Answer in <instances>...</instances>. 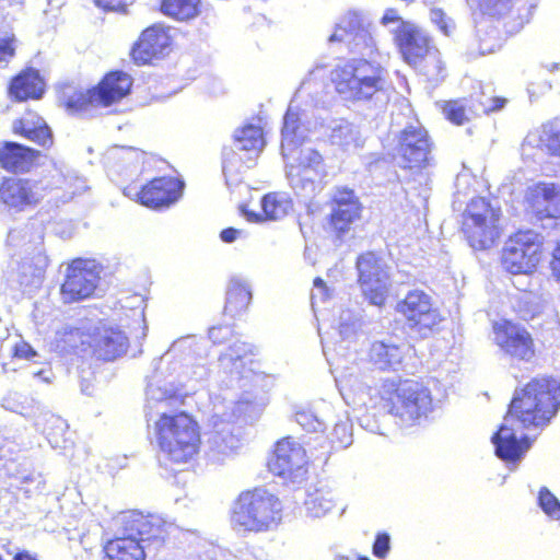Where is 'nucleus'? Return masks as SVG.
Returning a JSON list of instances; mask_svg holds the SVG:
<instances>
[{"mask_svg":"<svg viewBox=\"0 0 560 560\" xmlns=\"http://www.w3.org/2000/svg\"><path fill=\"white\" fill-rule=\"evenodd\" d=\"M323 164L322 155L314 151L307 150L305 152H301L296 164L292 165V167L296 168L298 175L306 174L308 171L318 172Z\"/></svg>","mask_w":560,"mask_h":560,"instance_id":"nucleus-39","label":"nucleus"},{"mask_svg":"<svg viewBox=\"0 0 560 560\" xmlns=\"http://www.w3.org/2000/svg\"><path fill=\"white\" fill-rule=\"evenodd\" d=\"M13 132L44 148H50L54 138L49 126L35 113H27L13 124Z\"/></svg>","mask_w":560,"mask_h":560,"instance_id":"nucleus-25","label":"nucleus"},{"mask_svg":"<svg viewBox=\"0 0 560 560\" xmlns=\"http://www.w3.org/2000/svg\"><path fill=\"white\" fill-rule=\"evenodd\" d=\"M304 505L308 514L320 517L335 509L336 498L331 490L319 488L307 494Z\"/></svg>","mask_w":560,"mask_h":560,"instance_id":"nucleus-33","label":"nucleus"},{"mask_svg":"<svg viewBox=\"0 0 560 560\" xmlns=\"http://www.w3.org/2000/svg\"><path fill=\"white\" fill-rule=\"evenodd\" d=\"M307 463L304 447L291 436H285L275 443L267 467L272 475L291 479L305 471Z\"/></svg>","mask_w":560,"mask_h":560,"instance_id":"nucleus-19","label":"nucleus"},{"mask_svg":"<svg viewBox=\"0 0 560 560\" xmlns=\"http://www.w3.org/2000/svg\"><path fill=\"white\" fill-rule=\"evenodd\" d=\"M18 38L14 34L0 37V66H7L16 55Z\"/></svg>","mask_w":560,"mask_h":560,"instance_id":"nucleus-41","label":"nucleus"},{"mask_svg":"<svg viewBox=\"0 0 560 560\" xmlns=\"http://www.w3.org/2000/svg\"><path fill=\"white\" fill-rule=\"evenodd\" d=\"M549 268L552 277L560 282V238L552 249Z\"/></svg>","mask_w":560,"mask_h":560,"instance_id":"nucleus-47","label":"nucleus"},{"mask_svg":"<svg viewBox=\"0 0 560 560\" xmlns=\"http://www.w3.org/2000/svg\"><path fill=\"white\" fill-rule=\"evenodd\" d=\"M282 518L281 500L262 487L241 491L229 510L231 528L242 534L272 532L280 526Z\"/></svg>","mask_w":560,"mask_h":560,"instance_id":"nucleus-3","label":"nucleus"},{"mask_svg":"<svg viewBox=\"0 0 560 560\" xmlns=\"http://www.w3.org/2000/svg\"><path fill=\"white\" fill-rule=\"evenodd\" d=\"M542 253L538 235L529 230H520L509 236L502 249L501 264L510 273H529L541 261Z\"/></svg>","mask_w":560,"mask_h":560,"instance_id":"nucleus-9","label":"nucleus"},{"mask_svg":"<svg viewBox=\"0 0 560 560\" xmlns=\"http://www.w3.org/2000/svg\"><path fill=\"white\" fill-rule=\"evenodd\" d=\"M252 301V292L241 280H232L228 292L224 313L236 316L245 312Z\"/></svg>","mask_w":560,"mask_h":560,"instance_id":"nucleus-31","label":"nucleus"},{"mask_svg":"<svg viewBox=\"0 0 560 560\" xmlns=\"http://www.w3.org/2000/svg\"><path fill=\"white\" fill-rule=\"evenodd\" d=\"M358 284L365 300L382 307L390 294L388 267L374 252H365L357 258Z\"/></svg>","mask_w":560,"mask_h":560,"instance_id":"nucleus-10","label":"nucleus"},{"mask_svg":"<svg viewBox=\"0 0 560 560\" xmlns=\"http://www.w3.org/2000/svg\"><path fill=\"white\" fill-rule=\"evenodd\" d=\"M514 0H476V7L483 19L499 21L513 10Z\"/></svg>","mask_w":560,"mask_h":560,"instance_id":"nucleus-35","label":"nucleus"},{"mask_svg":"<svg viewBox=\"0 0 560 560\" xmlns=\"http://www.w3.org/2000/svg\"><path fill=\"white\" fill-rule=\"evenodd\" d=\"M358 560H369L366 557H359Z\"/></svg>","mask_w":560,"mask_h":560,"instance_id":"nucleus-56","label":"nucleus"},{"mask_svg":"<svg viewBox=\"0 0 560 560\" xmlns=\"http://www.w3.org/2000/svg\"><path fill=\"white\" fill-rule=\"evenodd\" d=\"M302 127L303 124L300 113L296 109L288 108L284 114L283 126L281 130L283 149L288 148L291 150L304 141Z\"/></svg>","mask_w":560,"mask_h":560,"instance_id":"nucleus-32","label":"nucleus"},{"mask_svg":"<svg viewBox=\"0 0 560 560\" xmlns=\"http://www.w3.org/2000/svg\"><path fill=\"white\" fill-rule=\"evenodd\" d=\"M430 18L444 35L450 36L454 32V21L448 18L442 9H432L430 12Z\"/></svg>","mask_w":560,"mask_h":560,"instance_id":"nucleus-42","label":"nucleus"},{"mask_svg":"<svg viewBox=\"0 0 560 560\" xmlns=\"http://www.w3.org/2000/svg\"><path fill=\"white\" fill-rule=\"evenodd\" d=\"M433 141L420 124L407 125L397 136V154L400 167L418 174L430 163Z\"/></svg>","mask_w":560,"mask_h":560,"instance_id":"nucleus-11","label":"nucleus"},{"mask_svg":"<svg viewBox=\"0 0 560 560\" xmlns=\"http://www.w3.org/2000/svg\"><path fill=\"white\" fill-rule=\"evenodd\" d=\"M313 284L314 287L320 289L326 296L328 295V288L326 282L320 277H316L313 281Z\"/></svg>","mask_w":560,"mask_h":560,"instance_id":"nucleus-52","label":"nucleus"},{"mask_svg":"<svg viewBox=\"0 0 560 560\" xmlns=\"http://www.w3.org/2000/svg\"><path fill=\"white\" fill-rule=\"evenodd\" d=\"M472 106L471 95L443 101L439 108L446 120L455 126L467 124L471 117H477Z\"/></svg>","mask_w":560,"mask_h":560,"instance_id":"nucleus-30","label":"nucleus"},{"mask_svg":"<svg viewBox=\"0 0 560 560\" xmlns=\"http://www.w3.org/2000/svg\"><path fill=\"white\" fill-rule=\"evenodd\" d=\"M105 560H145L144 548L133 537H114L103 546Z\"/></svg>","mask_w":560,"mask_h":560,"instance_id":"nucleus-26","label":"nucleus"},{"mask_svg":"<svg viewBox=\"0 0 560 560\" xmlns=\"http://www.w3.org/2000/svg\"><path fill=\"white\" fill-rule=\"evenodd\" d=\"M44 191L38 180L4 176L0 180V208L15 213L35 209L43 201Z\"/></svg>","mask_w":560,"mask_h":560,"instance_id":"nucleus-13","label":"nucleus"},{"mask_svg":"<svg viewBox=\"0 0 560 560\" xmlns=\"http://www.w3.org/2000/svg\"><path fill=\"white\" fill-rule=\"evenodd\" d=\"M525 202L539 220L560 218V187L538 182L526 189Z\"/></svg>","mask_w":560,"mask_h":560,"instance_id":"nucleus-21","label":"nucleus"},{"mask_svg":"<svg viewBox=\"0 0 560 560\" xmlns=\"http://www.w3.org/2000/svg\"><path fill=\"white\" fill-rule=\"evenodd\" d=\"M396 44L404 60L429 80L438 81L445 78L446 67L442 55L421 30H401L396 36Z\"/></svg>","mask_w":560,"mask_h":560,"instance_id":"nucleus-8","label":"nucleus"},{"mask_svg":"<svg viewBox=\"0 0 560 560\" xmlns=\"http://www.w3.org/2000/svg\"><path fill=\"white\" fill-rule=\"evenodd\" d=\"M38 158L39 151L16 142L5 141L0 147V167L7 172H28Z\"/></svg>","mask_w":560,"mask_h":560,"instance_id":"nucleus-23","label":"nucleus"},{"mask_svg":"<svg viewBox=\"0 0 560 560\" xmlns=\"http://www.w3.org/2000/svg\"><path fill=\"white\" fill-rule=\"evenodd\" d=\"M337 560H350L348 557H339Z\"/></svg>","mask_w":560,"mask_h":560,"instance_id":"nucleus-55","label":"nucleus"},{"mask_svg":"<svg viewBox=\"0 0 560 560\" xmlns=\"http://www.w3.org/2000/svg\"><path fill=\"white\" fill-rule=\"evenodd\" d=\"M130 74L121 70H112L88 89H77L65 84L59 90L60 105L70 114H81L97 108H107L120 103L132 88Z\"/></svg>","mask_w":560,"mask_h":560,"instance_id":"nucleus-6","label":"nucleus"},{"mask_svg":"<svg viewBox=\"0 0 560 560\" xmlns=\"http://www.w3.org/2000/svg\"><path fill=\"white\" fill-rule=\"evenodd\" d=\"M348 32L347 27L342 25H337L335 27L334 33L330 35L329 40L330 42H340L342 40L343 35Z\"/></svg>","mask_w":560,"mask_h":560,"instance_id":"nucleus-51","label":"nucleus"},{"mask_svg":"<svg viewBox=\"0 0 560 560\" xmlns=\"http://www.w3.org/2000/svg\"><path fill=\"white\" fill-rule=\"evenodd\" d=\"M240 234V231L234 228H226L221 231L220 237L225 243H232L234 242Z\"/></svg>","mask_w":560,"mask_h":560,"instance_id":"nucleus-49","label":"nucleus"},{"mask_svg":"<svg viewBox=\"0 0 560 560\" xmlns=\"http://www.w3.org/2000/svg\"><path fill=\"white\" fill-rule=\"evenodd\" d=\"M12 560H40V559H38L36 553H33L26 549H21L14 553Z\"/></svg>","mask_w":560,"mask_h":560,"instance_id":"nucleus-50","label":"nucleus"},{"mask_svg":"<svg viewBox=\"0 0 560 560\" xmlns=\"http://www.w3.org/2000/svg\"><path fill=\"white\" fill-rule=\"evenodd\" d=\"M335 90L346 100H370L383 90L382 70L365 59H351L337 65L331 71Z\"/></svg>","mask_w":560,"mask_h":560,"instance_id":"nucleus-7","label":"nucleus"},{"mask_svg":"<svg viewBox=\"0 0 560 560\" xmlns=\"http://www.w3.org/2000/svg\"><path fill=\"white\" fill-rule=\"evenodd\" d=\"M296 422L307 431L320 430L323 423L310 411L300 410L295 413Z\"/></svg>","mask_w":560,"mask_h":560,"instance_id":"nucleus-43","label":"nucleus"},{"mask_svg":"<svg viewBox=\"0 0 560 560\" xmlns=\"http://www.w3.org/2000/svg\"><path fill=\"white\" fill-rule=\"evenodd\" d=\"M540 141L548 154L560 158V118L544 126Z\"/></svg>","mask_w":560,"mask_h":560,"instance_id":"nucleus-37","label":"nucleus"},{"mask_svg":"<svg viewBox=\"0 0 560 560\" xmlns=\"http://www.w3.org/2000/svg\"><path fill=\"white\" fill-rule=\"evenodd\" d=\"M390 549V537L387 533H378L374 539L372 551L380 559L387 556Z\"/></svg>","mask_w":560,"mask_h":560,"instance_id":"nucleus-44","label":"nucleus"},{"mask_svg":"<svg viewBox=\"0 0 560 560\" xmlns=\"http://www.w3.org/2000/svg\"><path fill=\"white\" fill-rule=\"evenodd\" d=\"M478 39L480 42L479 50L481 54H489V52H493L495 50L497 45L494 43H492L490 45L482 46L481 36L479 34H478Z\"/></svg>","mask_w":560,"mask_h":560,"instance_id":"nucleus-53","label":"nucleus"},{"mask_svg":"<svg viewBox=\"0 0 560 560\" xmlns=\"http://www.w3.org/2000/svg\"><path fill=\"white\" fill-rule=\"evenodd\" d=\"M380 406L402 422L415 423L432 410V394L420 377H390L378 389Z\"/></svg>","mask_w":560,"mask_h":560,"instance_id":"nucleus-4","label":"nucleus"},{"mask_svg":"<svg viewBox=\"0 0 560 560\" xmlns=\"http://www.w3.org/2000/svg\"><path fill=\"white\" fill-rule=\"evenodd\" d=\"M127 186L124 192L131 200L152 210H161L174 205L183 194V183L173 176H156L145 182L139 189Z\"/></svg>","mask_w":560,"mask_h":560,"instance_id":"nucleus-15","label":"nucleus"},{"mask_svg":"<svg viewBox=\"0 0 560 560\" xmlns=\"http://www.w3.org/2000/svg\"><path fill=\"white\" fill-rule=\"evenodd\" d=\"M0 560H3L1 555H0Z\"/></svg>","mask_w":560,"mask_h":560,"instance_id":"nucleus-57","label":"nucleus"},{"mask_svg":"<svg viewBox=\"0 0 560 560\" xmlns=\"http://www.w3.org/2000/svg\"><path fill=\"white\" fill-rule=\"evenodd\" d=\"M329 202L328 230L336 238L342 240L352 224L361 220L363 206L354 190L347 186L336 187Z\"/></svg>","mask_w":560,"mask_h":560,"instance_id":"nucleus-17","label":"nucleus"},{"mask_svg":"<svg viewBox=\"0 0 560 560\" xmlns=\"http://www.w3.org/2000/svg\"><path fill=\"white\" fill-rule=\"evenodd\" d=\"M395 311L410 329L420 332L432 330L443 320L433 298L420 289L408 291L404 299L397 302Z\"/></svg>","mask_w":560,"mask_h":560,"instance_id":"nucleus-12","label":"nucleus"},{"mask_svg":"<svg viewBox=\"0 0 560 560\" xmlns=\"http://www.w3.org/2000/svg\"><path fill=\"white\" fill-rule=\"evenodd\" d=\"M159 10L174 21L188 22L200 15L202 3L201 0H161Z\"/></svg>","mask_w":560,"mask_h":560,"instance_id":"nucleus-29","label":"nucleus"},{"mask_svg":"<svg viewBox=\"0 0 560 560\" xmlns=\"http://www.w3.org/2000/svg\"><path fill=\"white\" fill-rule=\"evenodd\" d=\"M560 410V380L537 375L515 388L508 406L504 423L492 435L495 454L505 462L518 460L530 447L527 436L517 438L514 425L524 430H544Z\"/></svg>","mask_w":560,"mask_h":560,"instance_id":"nucleus-1","label":"nucleus"},{"mask_svg":"<svg viewBox=\"0 0 560 560\" xmlns=\"http://www.w3.org/2000/svg\"><path fill=\"white\" fill-rule=\"evenodd\" d=\"M405 357L402 346L374 341L368 352L369 362L378 370L393 369L401 364Z\"/></svg>","mask_w":560,"mask_h":560,"instance_id":"nucleus-28","label":"nucleus"},{"mask_svg":"<svg viewBox=\"0 0 560 560\" xmlns=\"http://www.w3.org/2000/svg\"><path fill=\"white\" fill-rule=\"evenodd\" d=\"M253 354L254 348L250 345L241 341L238 338H233L226 349L220 353L219 360L235 363Z\"/></svg>","mask_w":560,"mask_h":560,"instance_id":"nucleus-38","label":"nucleus"},{"mask_svg":"<svg viewBox=\"0 0 560 560\" xmlns=\"http://www.w3.org/2000/svg\"><path fill=\"white\" fill-rule=\"evenodd\" d=\"M459 232L474 250H489L504 234L503 210L499 202L487 196L470 198L460 213Z\"/></svg>","mask_w":560,"mask_h":560,"instance_id":"nucleus-5","label":"nucleus"},{"mask_svg":"<svg viewBox=\"0 0 560 560\" xmlns=\"http://www.w3.org/2000/svg\"><path fill=\"white\" fill-rule=\"evenodd\" d=\"M537 315L536 312H533L530 315L526 316V315H523L521 316L522 319L524 320H529V319H533L535 316Z\"/></svg>","mask_w":560,"mask_h":560,"instance_id":"nucleus-54","label":"nucleus"},{"mask_svg":"<svg viewBox=\"0 0 560 560\" xmlns=\"http://www.w3.org/2000/svg\"><path fill=\"white\" fill-rule=\"evenodd\" d=\"M538 504L549 517L560 520V501L548 488H540L538 492Z\"/></svg>","mask_w":560,"mask_h":560,"instance_id":"nucleus-40","label":"nucleus"},{"mask_svg":"<svg viewBox=\"0 0 560 560\" xmlns=\"http://www.w3.org/2000/svg\"><path fill=\"white\" fill-rule=\"evenodd\" d=\"M95 4L104 11L125 13L128 8V0H94Z\"/></svg>","mask_w":560,"mask_h":560,"instance_id":"nucleus-46","label":"nucleus"},{"mask_svg":"<svg viewBox=\"0 0 560 560\" xmlns=\"http://www.w3.org/2000/svg\"><path fill=\"white\" fill-rule=\"evenodd\" d=\"M34 348L25 340H20L12 348V358L30 360L36 355Z\"/></svg>","mask_w":560,"mask_h":560,"instance_id":"nucleus-45","label":"nucleus"},{"mask_svg":"<svg viewBox=\"0 0 560 560\" xmlns=\"http://www.w3.org/2000/svg\"><path fill=\"white\" fill-rule=\"evenodd\" d=\"M92 261L75 258L68 265L60 285V295L65 304L78 303L93 296L98 285L100 275Z\"/></svg>","mask_w":560,"mask_h":560,"instance_id":"nucleus-16","label":"nucleus"},{"mask_svg":"<svg viewBox=\"0 0 560 560\" xmlns=\"http://www.w3.org/2000/svg\"><path fill=\"white\" fill-rule=\"evenodd\" d=\"M170 46L168 30L161 24H154L141 32L130 50V57L138 66L151 65L161 59Z\"/></svg>","mask_w":560,"mask_h":560,"instance_id":"nucleus-20","label":"nucleus"},{"mask_svg":"<svg viewBox=\"0 0 560 560\" xmlns=\"http://www.w3.org/2000/svg\"><path fill=\"white\" fill-rule=\"evenodd\" d=\"M46 92V82L39 70L25 67L14 74L7 86L8 97L15 103L40 100Z\"/></svg>","mask_w":560,"mask_h":560,"instance_id":"nucleus-22","label":"nucleus"},{"mask_svg":"<svg viewBox=\"0 0 560 560\" xmlns=\"http://www.w3.org/2000/svg\"><path fill=\"white\" fill-rule=\"evenodd\" d=\"M234 139L235 145L224 148L222 152L223 171L226 175L254 164L265 145L262 128L255 125L240 128Z\"/></svg>","mask_w":560,"mask_h":560,"instance_id":"nucleus-14","label":"nucleus"},{"mask_svg":"<svg viewBox=\"0 0 560 560\" xmlns=\"http://www.w3.org/2000/svg\"><path fill=\"white\" fill-rule=\"evenodd\" d=\"M290 209V200L278 192H269L261 198V217L265 220H279L287 215Z\"/></svg>","mask_w":560,"mask_h":560,"instance_id":"nucleus-34","label":"nucleus"},{"mask_svg":"<svg viewBox=\"0 0 560 560\" xmlns=\"http://www.w3.org/2000/svg\"><path fill=\"white\" fill-rule=\"evenodd\" d=\"M229 334H231V331L225 327H212L209 331V338L212 343L220 345L223 342L224 336Z\"/></svg>","mask_w":560,"mask_h":560,"instance_id":"nucleus-48","label":"nucleus"},{"mask_svg":"<svg viewBox=\"0 0 560 560\" xmlns=\"http://www.w3.org/2000/svg\"><path fill=\"white\" fill-rule=\"evenodd\" d=\"M472 106L476 116L490 115L501 110L506 104L508 98L500 95H489L485 91L471 94Z\"/></svg>","mask_w":560,"mask_h":560,"instance_id":"nucleus-36","label":"nucleus"},{"mask_svg":"<svg viewBox=\"0 0 560 560\" xmlns=\"http://www.w3.org/2000/svg\"><path fill=\"white\" fill-rule=\"evenodd\" d=\"M492 332L494 343L505 355L524 362L535 357V341L525 327L504 318L492 323Z\"/></svg>","mask_w":560,"mask_h":560,"instance_id":"nucleus-18","label":"nucleus"},{"mask_svg":"<svg viewBox=\"0 0 560 560\" xmlns=\"http://www.w3.org/2000/svg\"><path fill=\"white\" fill-rule=\"evenodd\" d=\"M159 452L172 466L194 467L202 448L201 425L187 411L163 412L154 422Z\"/></svg>","mask_w":560,"mask_h":560,"instance_id":"nucleus-2","label":"nucleus"},{"mask_svg":"<svg viewBox=\"0 0 560 560\" xmlns=\"http://www.w3.org/2000/svg\"><path fill=\"white\" fill-rule=\"evenodd\" d=\"M127 337L119 330L104 328L97 330L92 340V350L100 361L108 362L117 359L126 352Z\"/></svg>","mask_w":560,"mask_h":560,"instance_id":"nucleus-24","label":"nucleus"},{"mask_svg":"<svg viewBox=\"0 0 560 560\" xmlns=\"http://www.w3.org/2000/svg\"><path fill=\"white\" fill-rule=\"evenodd\" d=\"M124 537H133L139 542L159 538L163 532L161 525L153 523L148 515L130 513L122 518Z\"/></svg>","mask_w":560,"mask_h":560,"instance_id":"nucleus-27","label":"nucleus"}]
</instances>
